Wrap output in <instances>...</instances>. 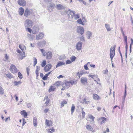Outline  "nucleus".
Here are the masks:
<instances>
[{
    "label": "nucleus",
    "mask_w": 133,
    "mask_h": 133,
    "mask_svg": "<svg viewBox=\"0 0 133 133\" xmlns=\"http://www.w3.org/2000/svg\"><path fill=\"white\" fill-rule=\"evenodd\" d=\"M116 47V46L115 45L113 47H111L110 49V56L111 61L112 62L113 58L115 54V49Z\"/></svg>",
    "instance_id": "nucleus-1"
},
{
    "label": "nucleus",
    "mask_w": 133,
    "mask_h": 133,
    "mask_svg": "<svg viewBox=\"0 0 133 133\" xmlns=\"http://www.w3.org/2000/svg\"><path fill=\"white\" fill-rule=\"evenodd\" d=\"M64 12L67 14L68 17L69 19H72L75 14L74 11H72L71 10L64 11Z\"/></svg>",
    "instance_id": "nucleus-2"
},
{
    "label": "nucleus",
    "mask_w": 133,
    "mask_h": 133,
    "mask_svg": "<svg viewBox=\"0 0 133 133\" xmlns=\"http://www.w3.org/2000/svg\"><path fill=\"white\" fill-rule=\"evenodd\" d=\"M24 24L25 27H31L32 26V21L29 19H27L24 22Z\"/></svg>",
    "instance_id": "nucleus-3"
},
{
    "label": "nucleus",
    "mask_w": 133,
    "mask_h": 133,
    "mask_svg": "<svg viewBox=\"0 0 133 133\" xmlns=\"http://www.w3.org/2000/svg\"><path fill=\"white\" fill-rule=\"evenodd\" d=\"M70 82H66L62 84L63 88L61 89L62 90H64L66 89H68L70 87Z\"/></svg>",
    "instance_id": "nucleus-4"
},
{
    "label": "nucleus",
    "mask_w": 133,
    "mask_h": 133,
    "mask_svg": "<svg viewBox=\"0 0 133 133\" xmlns=\"http://www.w3.org/2000/svg\"><path fill=\"white\" fill-rule=\"evenodd\" d=\"M10 68V71L12 73L15 74L17 72V70L15 65L12 64Z\"/></svg>",
    "instance_id": "nucleus-5"
},
{
    "label": "nucleus",
    "mask_w": 133,
    "mask_h": 133,
    "mask_svg": "<svg viewBox=\"0 0 133 133\" xmlns=\"http://www.w3.org/2000/svg\"><path fill=\"white\" fill-rule=\"evenodd\" d=\"M55 7V4L52 3H50L47 7L48 9L50 11H52L53 10V9Z\"/></svg>",
    "instance_id": "nucleus-6"
},
{
    "label": "nucleus",
    "mask_w": 133,
    "mask_h": 133,
    "mask_svg": "<svg viewBox=\"0 0 133 133\" xmlns=\"http://www.w3.org/2000/svg\"><path fill=\"white\" fill-rule=\"evenodd\" d=\"M82 42L81 41H79L77 43L76 45V49L78 51L80 50L82 48Z\"/></svg>",
    "instance_id": "nucleus-7"
},
{
    "label": "nucleus",
    "mask_w": 133,
    "mask_h": 133,
    "mask_svg": "<svg viewBox=\"0 0 133 133\" xmlns=\"http://www.w3.org/2000/svg\"><path fill=\"white\" fill-rule=\"evenodd\" d=\"M18 4L22 6H25L26 4V2L25 0H18L17 1Z\"/></svg>",
    "instance_id": "nucleus-8"
},
{
    "label": "nucleus",
    "mask_w": 133,
    "mask_h": 133,
    "mask_svg": "<svg viewBox=\"0 0 133 133\" xmlns=\"http://www.w3.org/2000/svg\"><path fill=\"white\" fill-rule=\"evenodd\" d=\"M106 119V118L104 117H102L100 118L97 119V121H98V123L100 124H102L103 123L105 122Z\"/></svg>",
    "instance_id": "nucleus-9"
},
{
    "label": "nucleus",
    "mask_w": 133,
    "mask_h": 133,
    "mask_svg": "<svg viewBox=\"0 0 133 133\" xmlns=\"http://www.w3.org/2000/svg\"><path fill=\"white\" fill-rule=\"evenodd\" d=\"M52 67V65L50 64H47L44 68V70L46 72H47L50 70Z\"/></svg>",
    "instance_id": "nucleus-10"
},
{
    "label": "nucleus",
    "mask_w": 133,
    "mask_h": 133,
    "mask_svg": "<svg viewBox=\"0 0 133 133\" xmlns=\"http://www.w3.org/2000/svg\"><path fill=\"white\" fill-rule=\"evenodd\" d=\"M31 14V10H29L28 9H26L25 10L24 15L25 16L27 17Z\"/></svg>",
    "instance_id": "nucleus-11"
},
{
    "label": "nucleus",
    "mask_w": 133,
    "mask_h": 133,
    "mask_svg": "<svg viewBox=\"0 0 133 133\" xmlns=\"http://www.w3.org/2000/svg\"><path fill=\"white\" fill-rule=\"evenodd\" d=\"M84 29L81 26H79L77 28V32L81 35H82L84 32Z\"/></svg>",
    "instance_id": "nucleus-12"
},
{
    "label": "nucleus",
    "mask_w": 133,
    "mask_h": 133,
    "mask_svg": "<svg viewBox=\"0 0 133 133\" xmlns=\"http://www.w3.org/2000/svg\"><path fill=\"white\" fill-rule=\"evenodd\" d=\"M88 79L86 77H82L81 79V82L84 85H85L87 83Z\"/></svg>",
    "instance_id": "nucleus-13"
},
{
    "label": "nucleus",
    "mask_w": 133,
    "mask_h": 133,
    "mask_svg": "<svg viewBox=\"0 0 133 133\" xmlns=\"http://www.w3.org/2000/svg\"><path fill=\"white\" fill-rule=\"evenodd\" d=\"M44 102L46 104V106H47L50 102V99L48 96H45L44 100Z\"/></svg>",
    "instance_id": "nucleus-14"
},
{
    "label": "nucleus",
    "mask_w": 133,
    "mask_h": 133,
    "mask_svg": "<svg viewBox=\"0 0 133 133\" xmlns=\"http://www.w3.org/2000/svg\"><path fill=\"white\" fill-rule=\"evenodd\" d=\"M52 122L51 120L46 119L45 121V124L48 126H50L52 125Z\"/></svg>",
    "instance_id": "nucleus-15"
},
{
    "label": "nucleus",
    "mask_w": 133,
    "mask_h": 133,
    "mask_svg": "<svg viewBox=\"0 0 133 133\" xmlns=\"http://www.w3.org/2000/svg\"><path fill=\"white\" fill-rule=\"evenodd\" d=\"M44 35L42 33H40L38 35H37L36 39L38 40L44 37Z\"/></svg>",
    "instance_id": "nucleus-16"
},
{
    "label": "nucleus",
    "mask_w": 133,
    "mask_h": 133,
    "mask_svg": "<svg viewBox=\"0 0 133 133\" xmlns=\"http://www.w3.org/2000/svg\"><path fill=\"white\" fill-rule=\"evenodd\" d=\"M46 58L48 59H51L52 57V53L50 51H49L46 53Z\"/></svg>",
    "instance_id": "nucleus-17"
},
{
    "label": "nucleus",
    "mask_w": 133,
    "mask_h": 133,
    "mask_svg": "<svg viewBox=\"0 0 133 133\" xmlns=\"http://www.w3.org/2000/svg\"><path fill=\"white\" fill-rule=\"evenodd\" d=\"M93 98L95 100H98L101 99L100 97L97 94H94L93 96Z\"/></svg>",
    "instance_id": "nucleus-18"
},
{
    "label": "nucleus",
    "mask_w": 133,
    "mask_h": 133,
    "mask_svg": "<svg viewBox=\"0 0 133 133\" xmlns=\"http://www.w3.org/2000/svg\"><path fill=\"white\" fill-rule=\"evenodd\" d=\"M19 14L21 15H22L24 12V10L22 7H20L19 8Z\"/></svg>",
    "instance_id": "nucleus-19"
},
{
    "label": "nucleus",
    "mask_w": 133,
    "mask_h": 133,
    "mask_svg": "<svg viewBox=\"0 0 133 133\" xmlns=\"http://www.w3.org/2000/svg\"><path fill=\"white\" fill-rule=\"evenodd\" d=\"M21 114L23 115V117L26 118V117L27 115V113L24 110L21 111Z\"/></svg>",
    "instance_id": "nucleus-20"
},
{
    "label": "nucleus",
    "mask_w": 133,
    "mask_h": 133,
    "mask_svg": "<svg viewBox=\"0 0 133 133\" xmlns=\"http://www.w3.org/2000/svg\"><path fill=\"white\" fill-rule=\"evenodd\" d=\"M46 130L48 133H52L55 131V129L53 127L52 128L47 129Z\"/></svg>",
    "instance_id": "nucleus-21"
},
{
    "label": "nucleus",
    "mask_w": 133,
    "mask_h": 133,
    "mask_svg": "<svg viewBox=\"0 0 133 133\" xmlns=\"http://www.w3.org/2000/svg\"><path fill=\"white\" fill-rule=\"evenodd\" d=\"M85 127L89 131H91L93 130L92 127L90 125H87Z\"/></svg>",
    "instance_id": "nucleus-22"
},
{
    "label": "nucleus",
    "mask_w": 133,
    "mask_h": 133,
    "mask_svg": "<svg viewBox=\"0 0 133 133\" xmlns=\"http://www.w3.org/2000/svg\"><path fill=\"white\" fill-rule=\"evenodd\" d=\"M63 6L61 4H58L56 5V8L58 10H61L62 9Z\"/></svg>",
    "instance_id": "nucleus-23"
},
{
    "label": "nucleus",
    "mask_w": 133,
    "mask_h": 133,
    "mask_svg": "<svg viewBox=\"0 0 133 133\" xmlns=\"http://www.w3.org/2000/svg\"><path fill=\"white\" fill-rule=\"evenodd\" d=\"M33 124L35 127H36L37 124V121L36 117H35L33 119Z\"/></svg>",
    "instance_id": "nucleus-24"
},
{
    "label": "nucleus",
    "mask_w": 133,
    "mask_h": 133,
    "mask_svg": "<svg viewBox=\"0 0 133 133\" xmlns=\"http://www.w3.org/2000/svg\"><path fill=\"white\" fill-rule=\"evenodd\" d=\"M92 33L90 31H88L86 33V35L88 36L87 38L89 39H90V37L92 36Z\"/></svg>",
    "instance_id": "nucleus-25"
},
{
    "label": "nucleus",
    "mask_w": 133,
    "mask_h": 133,
    "mask_svg": "<svg viewBox=\"0 0 133 133\" xmlns=\"http://www.w3.org/2000/svg\"><path fill=\"white\" fill-rule=\"evenodd\" d=\"M105 27L108 31H110L111 30V29L110 28V25L108 24H105Z\"/></svg>",
    "instance_id": "nucleus-26"
},
{
    "label": "nucleus",
    "mask_w": 133,
    "mask_h": 133,
    "mask_svg": "<svg viewBox=\"0 0 133 133\" xmlns=\"http://www.w3.org/2000/svg\"><path fill=\"white\" fill-rule=\"evenodd\" d=\"M65 64V63H64L61 62H58V63L57 64L56 66V68L60 66L64 65Z\"/></svg>",
    "instance_id": "nucleus-27"
},
{
    "label": "nucleus",
    "mask_w": 133,
    "mask_h": 133,
    "mask_svg": "<svg viewBox=\"0 0 133 133\" xmlns=\"http://www.w3.org/2000/svg\"><path fill=\"white\" fill-rule=\"evenodd\" d=\"M89 118L91 119L92 120V123H94L95 122V121L94 120L95 117H93L92 115H89Z\"/></svg>",
    "instance_id": "nucleus-28"
},
{
    "label": "nucleus",
    "mask_w": 133,
    "mask_h": 133,
    "mask_svg": "<svg viewBox=\"0 0 133 133\" xmlns=\"http://www.w3.org/2000/svg\"><path fill=\"white\" fill-rule=\"evenodd\" d=\"M19 47L23 51H24L26 49L25 46L24 45H19Z\"/></svg>",
    "instance_id": "nucleus-29"
},
{
    "label": "nucleus",
    "mask_w": 133,
    "mask_h": 133,
    "mask_svg": "<svg viewBox=\"0 0 133 133\" xmlns=\"http://www.w3.org/2000/svg\"><path fill=\"white\" fill-rule=\"evenodd\" d=\"M89 102V100L87 99L86 98H84L82 100V103H84L85 104H88ZM82 103V102H81Z\"/></svg>",
    "instance_id": "nucleus-30"
},
{
    "label": "nucleus",
    "mask_w": 133,
    "mask_h": 133,
    "mask_svg": "<svg viewBox=\"0 0 133 133\" xmlns=\"http://www.w3.org/2000/svg\"><path fill=\"white\" fill-rule=\"evenodd\" d=\"M75 108V107L74 105L72 104L71 109V114H72L74 112V110Z\"/></svg>",
    "instance_id": "nucleus-31"
},
{
    "label": "nucleus",
    "mask_w": 133,
    "mask_h": 133,
    "mask_svg": "<svg viewBox=\"0 0 133 133\" xmlns=\"http://www.w3.org/2000/svg\"><path fill=\"white\" fill-rule=\"evenodd\" d=\"M69 82L70 84L72 85L76 84L77 83V81L75 80H71Z\"/></svg>",
    "instance_id": "nucleus-32"
},
{
    "label": "nucleus",
    "mask_w": 133,
    "mask_h": 133,
    "mask_svg": "<svg viewBox=\"0 0 133 133\" xmlns=\"http://www.w3.org/2000/svg\"><path fill=\"white\" fill-rule=\"evenodd\" d=\"M33 59L34 60V66H35L37 63V59L35 57H33Z\"/></svg>",
    "instance_id": "nucleus-33"
},
{
    "label": "nucleus",
    "mask_w": 133,
    "mask_h": 133,
    "mask_svg": "<svg viewBox=\"0 0 133 133\" xmlns=\"http://www.w3.org/2000/svg\"><path fill=\"white\" fill-rule=\"evenodd\" d=\"M74 18L75 19H77L79 18V14H75L74 15Z\"/></svg>",
    "instance_id": "nucleus-34"
},
{
    "label": "nucleus",
    "mask_w": 133,
    "mask_h": 133,
    "mask_svg": "<svg viewBox=\"0 0 133 133\" xmlns=\"http://www.w3.org/2000/svg\"><path fill=\"white\" fill-rule=\"evenodd\" d=\"M55 89V88L54 87L51 86L49 90V92H50L52 91H54Z\"/></svg>",
    "instance_id": "nucleus-35"
},
{
    "label": "nucleus",
    "mask_w": 133,
    "mask_h": 133,
    "mask_svg": "<svg viewBox=\"0 0 133 133\" xmlns=\"http://www.w3.org/2000/svg\"><path fill=\"white\" fill-rule=\"evenodd\" d=\"M125 56L126 57H127V53L128 48V43L126 42L125 43Z\"/></svg>",
    "instance_id": "nucleus-36"
},
{
    "label": "nucleus",
    "mask_w": 133,
    "mask_h": 133,
    "mask_svg": "<svg viewBox=\"0 0 133 133\" xmlns=\"http://www.w3.org/2000/svg\"><path fill=\"white\" fill-rule=\"evenodd\" d=\"M77 22L79 24H80L83 25H84V24L83 23L82 20L81 19H78L77 20Z\"/></svg>",
    "instance_id": "nucleus-37"
},
{
    "label": "nucleus",
    "mask_w": 133,
    "mask_h": 133,
    "mask_svg": "<svg viewBox=\"0 0 133 133\" xmlns=\"http://www.w3.org/2000/svg\"><path fill=\"white\" fill-rule=\"evenodd\" d=\"M67 103V102L66 101H62L61 103V107H62L64 106V104Z\"/></svg>",
    "instance_id": "nucleus-38"
},
{
    "label": "nucleus",
    "mask_w": 133,
    "mask_h": 133,
    "mask_svg": "<svg viewBox=\"0 0 133 133\" xmlns=\"http://www.w3.org/2000/svg\"><path fill=\"white\" fill-rule=\"evenodd\" d=\"M6 75L9 78H11L13 77V76L9 73L6 74Z\"/></svg>",
    "instance_id": "nucleus-39"
},
{
    "label": "nucleus",
    "mask_w": 133,
    "mask_h": 133,
    "mask_svg": "<svg viewBox=\"0 0 133 133\" xmlns=\"http://www.w3.org/2000/svg\"><path fill=\"white\" fill-rule=\"evenodd\" d=\"M4 89L2 87L0 86V94L2 95L4 94Z\"/></svg>",
    "instance_id": "nucleus-40"
},
{
    "label": "nucleus",
    "mask_w": 133,
    "mask_h": 133,
    "mask_svg": "<svg viewBox=\"0 0 133 133\" xmlns=\"http://www.w3.org/2000/svg\"><path fill=\"white\" fill-rule=\"evenodd\" d=\"M46 64V61L45 60L43 61V62L41 64V65L42 67L44 66Z\"/></svg>",
    "instance_id": "nucleus-41"
},
{
    "label": "nucleus",
    "mask_w": 133,
    "mask_h": 133,
    "mask_svg": "<svg viewBox=\"0 0 133 133\" xmlns=\"http://www.w3.org/2000/svg\"><path fill=\"white\" fill-rule=\"evenodd\" d=\"M22 82L20 81H15L14 82L15 85V86H17L19 85H20L21 83Z\"/></svg>",
    "instance_id": "nucleus-42"
},
{
    "label": "nucleus",
    "mask_w": 133,
    "mask_h": 133,
    "mask_svg": "<svg viewBox=\"0 0 133 133\" xmlns=\"http://www.w3.org/2000/svg\"><path fill=\"white\" fill-rule=\"evenodd\" d=\"M82 116L83 117V118H84L85 117V112L83 111V108H82Z\"/></svg>",
    "instance_id": "nucleus-43"
},
{
    "label": "nucleus",
    "mask_w": 133,
    "mask_h": 133,
    "mask_svg": "<svg viewBox=\"0 0 133 133\" xmlns=\"http://www.w3.org/2000/svg\"><path fill=\"white\" fill-rule=\"evenodd\" d=\"M70 58L71 62H73L75 60L76 57L75 56H73L71 57Z\"/></svg>",
    "instance_id": "nucleus-44"
},
{
    "label": "nucleus",
    "mask_w": 133,
    "mask_h": 133,
    "mask_svg": "<svg viewBox=\"0 0 133 133\" xmlns=\"http://www.w3.org/2000/svg\"><path fill=\"white\" fill-rule=\"evenodd\" d=\"M26 70L28 75L29 76V74L30 69L29 68V67H28L26 68Z\"/></svg>",
    "instance_id": "nucleus-45"
},
{
    "label": "nucleus",
    "mask_w": 133,
    "mask_h": 133,
    "mask_svg": "<svg viewBox=\"0 0 133 133\" xmlns=\"http://www.w3.org/2000/svg\"><path fill=\"white\" fill-rule=\"evenodd\" d=\"M5 60H4L5 61H6L9 59V57L7 54H5Z\"/></svg>",
    "instance_id": "nucleus-46"
},
{
    "label": "nucleus",
    "mask_w": 133,
    "mask_h": 133,
    "mask_svg": "<svg viewBox=\"0 0 133 133\" xmlns=\"http://www.w3.org/2000/svg\"><path fill=\"white\" fill-rule=\"evenodd\" d=\"M83 74V73L81 72H78L77 74V75L79 77V78H80Z\"/></svg>",
    "instance_id": "nucleus-47"
},
{
    "label": "nucleus",
    "mask_w": 133,
    "mask_h": 133,
    "mask_svg": "<svg viewBox=\"0 0 133 133\" xmlns=\"http://www.w3.org/2000/svg\"><path fill=\"white\" fill-rule=\"evenodd\" d=\"M18 77L20 79H21L23 78L22 75L20 72H18Z\"/></svg>",
    "instance_id": "nucleus-48"
},
{
    "label": "nucleus",
    "mask_w": 133,
    "mask_h": 133,
    "mask_svg": "<svg viewBox=\"0 0 133 133\" xmlns=\"http://www.w3.org/2000/svg\"><path fill=\"white\" fill-rule=\"evenodd\" d=\"M48 76L46 74H45L44 76L43 77L42 79L44 80H46Z\"/></svg>",
    "instance_id": "nucleus-49"
},
{
    "label": "nucleus",
    "mask_w": 133,
    "mask_h": 133,
    "mask_svg": "<svg viewBox=\"0 0 133 133\" xmlns=\"http://www.w3.org/2000/svg\"><path fill=\"white\" fill-rule=\"evenodd\" d=\"M61 83V82L57 81L55 83V85L57 86H58L60 85Z\"/></svg>",
    "instance_id": "nucleus-50"
},
{
    "label": "nucleus",
    "mask_w": 133,
    "mask_h": 133,
    "mask_svg": "<svg viewBox=\"0 0 133 133\" xmlns=\"http://www.w3.org/2000/svg\"><path fill=\"white\" fill-rule=\"evenodd\" d=\"M71 63H72L71 61L69 59L67 60L66 62V64H70Z\"/></svg>",
    "instance_id": "nucleus-51"
},
{
    "label": "nucleus",
    "mask_w": 133,
    "mask_h": 133,
    "mask_svg": "<svg viewBox=\"0 0 133 133\" xmlns=\"http://www.w3.org/2000/svg\"><path fill=\"white\" fill-rule=\"evenodd\" d=\"M40 70V67L39 66H36V71H39Z\"/></svg>",
    "instance_id": "nucleus-52"
},
{
    "label": "nucleus",
    "mask_w": 133,
    "mask_h": 133,
    "mask_svg": "<svg viewBox=\"0 0 133 133\" xmlns=\"http://www.w3.org/2000/svg\"><path fill=\"white\" fill-rule=\"evenodd\" d=\"M27 30H28V31L30 32V33H31V31H32V30L30 28H26Z\"/></svg>",
    "instance_id": "nucleus-53"
},
{
    "label": "nucleus",
    "mask_w": 133,
    "mask_h": 133,
    "mask_svg": "<svg viewBox=\"0 0 133 133\" xmlns=\"http://www.w3.org/2000/svg\"><path fill=\"white\" fill-rule=\"evenodd\" d=\"M84 69L86 70H88L89 69V68L87 66V64H85L84 65Z\"/></svg>",
    "instance_id": "nucleus-54"
},
{
    "label": "nucleus",
    "mask_w": 133,
    "mask_h": 133,
    "mask_svg": "<svg viewBox=\"0 0 133 133\" xmlns=\"http://www.w3.org/2000/svg\"><path fill=\"white\" fill-rule=\"evenodd\" d=\"M108 72V70L107 69L103 70V74H107Z\"/></svg>",
    "instance_id": "nucleus-55"
},
{
    "label": "nucleus",
    "mask_w": 133,
    "mask_h": 133,
    "mask_svg": "<svg viewBox=\"0 0 133 133\" xmlns=\"http://www.w3.org/2000/svg\"><path fill=\"white\" fill-rule=\"evenodd\" d=\"M34 38V36L31 35V36L29 37V39L30 40H32Z\"/></svg>",
    "instance_id": "nucleus-56"
},
{
    "label": "nucleus",
    "mask_w": 133,
    "mask_h": 133,
    "mask_svg": "<svg viewBox=\"0 0 133 133\" xmlns=\"http://www.w3.org/2000/svg\"><path fill=\"white\" fill-rule=\"evenodd\" d=\"M124 39L125 41V43L127 42V36H125L124 37Z\"/></svg>",
    "instance_id": "nucleus-57"
},
{
    "label": "nucleus",
    "mask_w": 133,
    "mask_h": 133,
    "mask_svg": "<svg viewBox=\"0 0 133 133\" xmlns=\"http://www.w3.org/2000/svg\"><path fill=\"white\" fill-rule=\"evenodd\" d=\"M49 109H46L44 110V112L45 113H47L49 111Z\"/></svg>",
    "instance_id": "nucleus-58"
},
{
    "label": "nucleus",
    "mask_w": 133,
    "mask_h": 133,
    "mask_svg": "<svg viewBox=\"0 0 133 133\" xmlns=\"http://www.w3.org/2000/svg\"><path fill=\"white\" fill-rule=\"evenodd\" d=\"M23 122L22 125L23 126L26 123V122L25 121V119L24 118L23 119Z\"/></svg>",
    "instance_id": "nucleus-59"
},
{
    "label": "nucleus",
    "mask_w": 133,
    "mask_h": 133,
    "mask_svg": "<svg viewBox=\"0 0 133 133\" xmlns=\"http://www.w3.org/2000/svg\"><path fill=\"white\" fill-rule=\"evenodd\" d=\"M80 40L81 41H84V37L83 36H82L80 38Z\"/></svg>",
    "instance_id": "nucleus-60"
},
{
    "label": "nucleus",
    "mask_w": 133,
    "mask_h": 133,
    "mask_svg": "<svg viewBox=\"0 0 133 133\" xmlns=\"http://www.w3.org/2000/svg\"><path fill=\"white\" fill-rule=\"evenodd\" d=\"M35 73L37 75V77L39 75V71H36Z\"/></svg>",
    "instance_id": "nucleus-61"
},
{
    "label": "nucleus",
    "mask_w": 133,
    "mask_h": 133,
    "mask_svg": "<svg viewBox=\"0 0 133 133\" xmlns=\"http://www.w3.org/2000/svg\"><path fill=\"white\" fill-rule=\"evenodd\" d=\"M131 42L130 43V45H131V46L132 45H133V39H132L131 38Z\"/></svg>",
    "instance_id": "nucleus-62"
},
{
    "label": "nucleus",
    "mask_w": 133,
    "mask_h": 133,
    "mask_svg": "<svg viewBox=\"0 0 133 133\" xmlns=\"http://www.w3.org/2000/svg\"><path fill=\"white\" fill-rule=\"evenodd\" d=\"M35 46V45L34 44H32L31 43L30 44V47H34Z\"/></svg>",
    "instance_id": "nucleus-63"
},
{
    "label": "nucleus",
    "mask_w": 133,
    "mask_h": 133,
    "mask_svg": "<svg viewBox=\"0 0 133 133\" xmlns=\"http://www.w3.org/2000/svg\"><path fill=\"white\" fill-rule=\"evenodd\" d=\"M130 17H131V22L132 24V25L133 26V21L132 17L131 16V15L130 16Z\"/></svg>",
    "instance_id": "nucleus-64"
}]
</instances>
